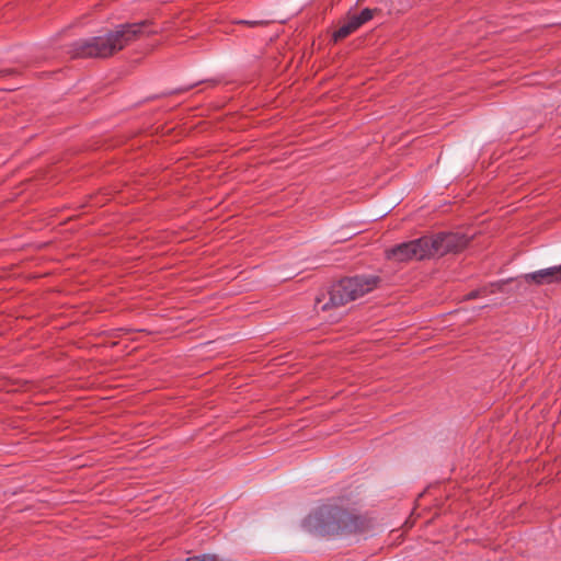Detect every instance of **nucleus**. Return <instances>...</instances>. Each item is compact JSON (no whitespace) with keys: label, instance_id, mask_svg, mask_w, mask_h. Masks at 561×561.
Wrapping results in <instances>:
<instances>
[{"label":"nucleus","instance_id":"obj_6","mask_svg":"<svg viewBox=\"0 0 561 561\" xmlns=\"http://www.w3.org/2000/svg\"><path fill=\"white\" fill-rule=\"evenodd\" d=\"M525 279L528 283L531 282L537 285L561 283V264L528 273L525 275Z\"/></svg>","mask_w":561,"mask_h":561},{"label":"nucleus","instance_id":"obj_2","mask_svg":"<svg viewBox=\"0 0 561 561\" xmlns=\"http://www.w3.org/2000/svg\"><path fill=\"white\" fill-rule=\"evenodd\" d=\"M306 526L321 535H353L366 530L369 522L355 508L325 504L309 514Z\"/></svg>","mask_w":561,"mask_h":561},{"label":"nucleus","instance_id":"obj_5","mask_svg":"<svg viewBox=\"0 0 561 561\" xmlns=\"http://www.w3.org/2000/svg\"><path fill=\"white\" fill-rule=\"evenodd\" d=\"M387 259L394 262H407L410 260H423L428 257L426 240L419 238L413 241L398 244L386 251Z\"/></svg>","mask_w":561,"mask_h":561},{"label":"nucleus","instance_id":"obj_10","mask_svg":"<svg viewBox=\"0 0 561 561\" xmlns=\"http://www.w3.org/2000/svg\"><path fill=\"white\" fill-rule=\"evenodd\" d=\"M242 23H247V24H250V25H256V24H259V22H256V21H253V22L242 21Z\"/></svg>","mask_w":561,"mask_h":561},{"label":"nucleus","instance_id":"obj_4","mask_svg":"<svg viewBox=\"0 0 561 561\" xmlns=\"http://www.w3.org/2000/svg\"><path fill=\"white\" fill-rule=\"evenodd\" d=\"M428 257L433 255H444L448 252H456L467 245L468 240L458 233L440 232L436 236H425Z\"/></svg>","mask_w":561,"mask_h":561},{"label":"nucleus","instance_id":"obj_1","mask_svg":"<svg viewBox=\"0 0 561 561\" xmlns=\"http://www.w3.org/2000/svg\"><path fill=\"white\" fill-rule=\"evenodd\" d=\"M152 33H156V30H152L147 21L123 24L104 36L76 42L72 51L80 58H106L141 36Z\"/></svg>","mask_w":561,"mask_h":561},{"label":"nucleus","instance_id":"obj_9","mask_svg":"<svg viewBox=\"0 0 561 561\" xmlns=\"http://www.w3.org/2000/svg\"><path fill=\"white\" fill-rule=\"evenodd\" d=\"M186 561H217V557L213 554H202L190 557Z\"/></svg>","mask_w":561,"mask_h":561},{"label":"nucleus","instance_id":"obj_7","mask_svg":"<svg viewBox=\"0 0 561 561\" xmlns=\"http://www.w3.org/2000/svg\"><path fill=\"white\" fill-rule=\"evenodd\" d=\"M360 25L356 21V19L352 15L350 16L333 34V38L335 42L343 39L354 33Z\"/></svg>","mask_w":561,"mask_h":561},{"label":"nucleus","instance_id":"obj_8","mask_svg":"<svg viewBox=\"0 0 561 561\" xmlns=\"http://www.w3.org/2000/svg\"><path fill=\"white\" fill-rule=\"evenodd\" d=\"M358 24L362 26L364 23L370 21L374 16V10L371 9H364L359 14L353 15Z\"/></svg>","mask_w":561,"mask_h":561},{"label":"nucleus","instance_id":"obj_3","mask_svg":"<svg viewBox=\"0 0 561 561\" xmlns=\"http://www.w3.org/2000/svg\"><path fill=\"white\" fill-rule=\"evenodd\" d=\"M380 279L375 275L354 276L340 280L333 285L329 295V301L321 309L327 310L329 307L343 306L350 301L363 297L374 290Z\"/></svg>","mask_w":561,"mask_h":561}]
</instances>
